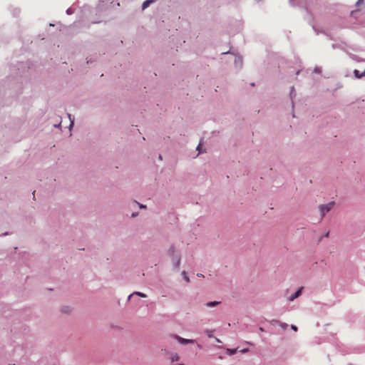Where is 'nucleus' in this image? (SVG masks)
<instances>
[{
	"label": "nucleus",
	"instance_id": "obj_6",
	"mask_svg": "<svg viewBox=\"0 0 365 365\" xmlns=\"http://www.w3.org/2000/svg\"><path fill=\"white\" fill-rule=\"evenodd\" d=\"M133 294H136L138 296H140L141 297H146V294L142 293V292H135L134 293L131 294L130 296H129V298H130Z\"/></svg>",
	"mask_w": 365,
	"mask_h": 365
},
{
	"label": "nucleus",
	"instance_id": "obj_7",
	"mask_svg": "<svg viewBox=\"0 0 365 365\" xmlns=\"http://www.w3.org/2000/svg\"><path fill=\"white\" fill-rule=\"evenodd\" d=\"M237 352V349H227V353L230 355H233L235 354V353Z\"/></svg>",
	"mask_w": 365,
	"mask_h": 365
},
{
	"label": "nucleus",
	"instance_id": "obj_3",
	"mask_svg": "<svg viewBox=\"0 0 365 365\" xmlns=\"http://www.w3.org/2000/svg\"><path fill=\"white\" fill-rule=\"evenodd\" d=\"M302 289H303L302 287L299 288L293 295L289 297V301H293L294 299L297 298L301 294Z\"/></svg>",
	"mask_w": 365,
	"mask_h": 365
},
{
	"label": "nucleus",
	"instance_id": "obj_18",
	"mask_svg": "<svg viewBox=\"0 0 365 365\" xmlns=\"http://www.w3.org/2000/svg\"><path fill=\"white\" fill-rule=\"evenodd\" d=\"M216 341H217V342H220V340L219 339H217V338H216Z\"/></svg>",
	"mask_w": 365,
	"mask_h": 365
},
{
	"label": "nucleus",
	"instance_id": "obj_4",
	"mask_svg": "<svg viewBox=\"0 0 365 365\" xmlns=\"http://www.w3.org/2000/svg\"><path fill=\"white\" fill-rule=\"evenodd\" d=\"M170 359L171 362L178 361L180 359V356L178 354H172Z\"/></svg>",
	"mask_w": 365,
	"mask_h": 365
},
{
	"label": "nucleus",
	"instance_id": "obj_16",
	"mask_svg": "<svg viewBox=\"0 0 365 365\" xmlns=\"http://www.w3.org/2000/svg\"><path fill=\"white\" fill-rule=\"evenodd\" d=\"M292 329L293 330H294V331H297V327H296V326H294V325H292Z\"/></svg>",
	"mask_w": 365,
	"mask_h": 365
},
{
	"label": "nucleus",
	"instance_id": "obj_15",
	"mask_svg": "<svg viewBox=\"0 0 365 365\" xmlns=\"http://www.w3.org/2000/svg\"><path fill=\"white\" fill-rule=\"evenodd\" d=\"M354 73H355V75H356L357 77H359V71L355 70V71H354Z\"/></svg>",
	"mask_w": 365,
	"mask_h": 365
},
{
	"label": "nucleus",
	"instance_id": "obj_19",
	"mask_svg": "<svg viewBox=\"0 0 365 365\" xmlns=\"http://www.w3.org/2000/svg\"><path fill=\"white\" fill-rule=\"evenodd\" d=\"M140 207H145V206H143V205H140Z\"/></svg>",
	"mask_w": 365,
	"mask_h": 365
},
{
	"label": "nucleus",
	"instance_id": "obj_8",
	"mask_svg": "<svg viewBox=\"0 0 365 365\" xmlns=\"http://www.w3.org/2000/svg\"><path fill=\"white\" fill-rule=\"evenodd\" d=\"M220 302H208L207 303V307H214L217 304H218Z\"/></svg>",
	"mask_w": 365,
	"mask_h": 365
},
{
	"label": "nucleus",
	"instance_id": "obj_2",
	"mask_svg": "<svg viewBox=\"0 0 365 365\" xmlns=\"http://www.w3.org/2000/svg\"><path fill=\"white\" fill-rule=\"evenodd\" d=\"M174 338L176 339L180 344H193L195 342V340L193 339H184L177 335H175Z\"/></svg>",
	"mask_w": 365,
	"mask_h": 365
},
{
	"label": "nucleus",
	"instance_id": "obj_5",
	"mask_svg": "<svg viewBox=\"0 0 365 365\" xmlns=\"http://www.w3.org/2000/svg\"><path fill=\"white\" fill-rule=\"evenodd\" d=\"M153 0H146L143 2V5H142V9L144 10L147 7L149 6V5L150 4L151 2H153Z\"/></svg>",
	"mask_w": 365,
	"mask_h": 365
},
{
	"label": "nucleus",
	"instance_id": "obj_1",
	"mask_svg": "<svg viewBox=\"0 0 365 365\" xmlns=\"http://www.w3.org/2000/svg\"><path fill=\"white\" fill-rule=\"evenodd\" d=\"M334 205V202H329L326 205H319V210L322 214V216H324L327 212L331 210Z\"/></svg>",
	"mask_w": 365,
	"mask_h": 365
},
{
	"label": "nucleus",
	"instance_id": "obj_9",
	"mask_svg": "<svg viewBox=\"0 0 365 365\" xmlns=\"http://www.w3.org/2000/svg\"><path fill=\"white\" fill-rule=\"evenodd\" d=\"M205 332L209 338H211L213 336V333H214L213 330L208 329V330H206Z\"/></svg>",
	"mask_w": 365,
	"mask_h": 365
},
{
	"label": "nucleus",
	"instance_id": "obj_12",
	"mask_svg": "<svg viewBox=\"0 0 365 365\" xmlns=\"http://www.w3.org/2000/svg\"><path fill=\"white\" fill-rule=\"evenodd\" d=\"M175 252V248L173 247H171L170 249H169V253L170 255H173Z\"/></svg>",
	"mask_w": 365,
	"mask_h": 365
},
{
	"label": "nucleus",
	"instance_id": "obj_13",
	"mask_svg": "<svg viewBox=\"0 0 365 365\" xmlns=\"http://www.w3.org/2000/svg\"><path fill=\"white\" fill-rule=\"evenodd\" d=\"M201 145H202V143H201V142H200V143H199V145H197V150H198L200 153V147H201Z\"/></svg>",
	"mask_w": 365,
	"mask_h": 365
},
{
	"label": "nucleus",
	"instance_id": "obj_11",
	"mask_svg": "<svg viewBox=\"0 0 365 365\" xmlns=\"http://www.w3.org/2000/svg\"><path fill=\"white\" fill-rule=\"evenodd\" d=\"M182 275L184 276V278L186 280V282H189V277L187 276L186 272L185 271L182 272Z\"/></svg>",
	"mask_w": 365,
	"mask_h": 365
},
{
	"label": "nucleus",
	"instance_id": "obj_20",
	"mask_svg": "<svg viewBox=\"0 0 365 365\" xmlns=\"http://www.w3.org/2000/svg\"><path fill=\"white\" fill-rule=\"evenodd\" d=\"M197 276H199V277H203V275H202V274H197Z\"/></svg>",
	"mask_w": 365,
	"mask_h": 365
},
{
	"label": "nucleus",
	"instance_id": "obj_10",
	"mask_svg": "<svg viewBox=\"0 0 365 365\" xmlns=\"http://www.w3.org/2000/svg\"><path fill=\"white\" fill-rule=\"evenodd\" d=\"M180 257H177L176 262H175V267L176 268H178V267H179V265H180Z\"/></svg>",
	"mask_w": 365,
	"mask_h": 365
},
{
	"label": "nucleus",
	"instance_id": "obj_21",
	"mask_svg": "<svg viewBox=\"0 0 365 365\" xmlns=\"http://www.w3.org/2000/svg\"><path fill=\"white\" fill-rule=\"evenodd\" d=\"M180 365H184V364H180Z\"/></svg>",
	"mask_w": 365,
	"mask_h": 365
},
{
	"label": "nucleus",
	"instance_id": "obj_17",
	"mask_svg": "<svg viewBox=\"0 0 365 365\" xmlns=\"http://www.w3.org/2000/svg\"><path fill=\"white\" fill-rule=\"evenodd\" d=\"M260 331H264V329L262 327L259 328Z\"/></svg>",
	"mask_w": 365,
	"mask_h": 365
},
{
	"label": "nucleus",
	"instance_id": "obj_14",
	"mask_svg": "<svg viewBox=\"0 0 365 365\" xmlns=\"http://www.w3.org/2000/svg\"><path fill=\"white\" fill-rule=\"evenodd\" d=\"M248 351H249V349H244L241 350L240 351H241L242 353H246V352H247Z\"/></svg>",
	"mask_w": 365,
	"mask_h": 365
}]
</instances>
